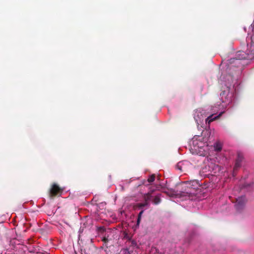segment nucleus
I'll return each mask as SVG.
<instances>
[{
  "label": "nucleus",
  "mask_w": 254,
  "mask_h": 254,
  "mask_svg": "<svg viewBox=\"0 0 254 254\" xmlns=\"http://www.w3.org/2000/svg\"><path fill=\"white\" fill-rule=\"evenodd\" d=\"M155 189H153L152 188H150L149 190L147 193L149 194L150 195H152L153 193L155 191Z\"/></svg>",
  "instance_id": "ddd939ff"
},
{
  "label": "nucleus",
  "mask_w": 254,
  "mask_h": 254,
  "mask_svg": "<svg viewBox=\"0 0 254 254\" xmlns=\"http://www.w3.org/2000/svg\"><path fill=\"white\" fill-rule=\"evenodd\" d=\"M152 195H150L147 193L143 194V199L145 202H147L149 205V201L150 200Z\"/></svg>",
  "instance_id": "423d86ee"
},
{
  "label": "nucleus",
  "mask_w": 254,
  "mask_h": 254,
  "mask_svg": "<svg viewBox=\"0 0 254 254\" xmlns=\"http://www.w3.org/2000/svg\"><path fill=\"white\" fill-rule=\"evenodd\" d=\"M63 192V189L59 187L56 184H54L50 190V197L55 196L59 194H61Z\"/></svg>",
  "instance_id": "f257e3e1"
},
{
  "label": "nucleus",
  "mask_w": 254,
  "mask_h": 254,
  "mask_svg": "<svg viewBox=\"0 0 254 254\" xmlns=\"http://www.w3.org/2000/svg\"><path fill=\"white\" fill-rule=\"evenodd\" d=\"M222 144L219 141L216 142L214 144V148L215 151H220L222 150Z\"/></svg>",
  "instance_id": "0eeeda50"
},
{
  "label": "nucleus",
  "mask_w": 254,
  "mask_h": 254,
  "mask_svg": "<svg viewBox=\"0 0 254 254\" xmlns=\"http://www.w3.org/2000/svg\"><path fill=\"white\" fill-rule=\"evenodd\" d=\"M228 95L227 92L225 91L221 92L220 96H221V99L223 102H226L227 96Z\"/></svg>",
  "instance_id": "6e6552de"
},
{
  "label": "nucleus",
  "mask_w": 254,
  "mask_h": 254,
  "mask_svg": "<svg viewBox=\"0 0 254 254\" xmlns=\"http://www.w3.org/2000/svg\"><path fill=\"white\" fill-rule=\"evenodd\" d=\"M102 241H103L104 243H107V242H108V238H106V237H104V238H103V239H102Z\"/></svg>",
  "instance_id": "4468645a"
},
{
  "label": "nucleus",
  "mask_w": 254,
  "mask_h": 254,
  "mask_svg": "<svg viewBox=\"0 0 254 254\" xmlns=\"http://www.w3.org/2000/svg\"><path fill=\"white\" fill-rule=\"evenodd\" d=\"M243 158V154L241 152H238L237 158L236 160V163L234 167V171H237L238 169L241 167Z\"/></svg>",
  "instance_id": "20e7f679"
},
{
  "label": "nucleus",
  "mask_w": 254,
  "mask_h": 254,
  "mask_svg": "<svg viewBox=\"0 0 254 254\" xmlns=\"http://www.w3.org/2000/svg\"><path fill=\"white\" fill-rule=\"evenodd\" d=\"M149 205L147 202H144L143 203H137L136 205V206L139 208H142L143 207H144L145 206Z\"/></svg>",
  "instance_id": "9d476101"
},
{
  "label": "nucleus",
  "mask_w": 254,
  "mask_h": 254,
  "mask_svg": "<svg viewBox=\"0 0 254 254\" xmlns=\"http://www.w3.org/2000/svg\"><path fill=\"white\" fill-rule=\"evenodd\" d=\"M144 211L143 210H141L138 214V218H137V224H138L140 222V219H141V215L142 214H143Z\"/></svg>",
  "instance_id": "f8f14e48"
},
{
  "label": "nucleus",
  "mask_w": 254,
  "mask_h": 254,
  "mask_svg": "<svg viewBox=\"0 0 254 254\" xmlns=\"http://www.w3.org/2000/svg\"><path fill=\"white\" fill-rule=\"evenodd\" d=\"M189 163L185 161L179 162L176 165V168L182 173H186L188 171V164Z\"/></svg>",
  "instance_id": "7ed1b4c3"
},
{
  "label": "nucleus",
  "mask_w": 254,
  "mask_h": 254,
  "mask_svg": "<svg viewBox=\"0 0 254 254\" xmlns=\"http://www.w3.org/2000/svg\"><path fill=\"white\" fill-rule=\"evenodd\" d=\"M246 199L245 196H241L238 198L236 200V204L235 207L238 211H241L244 207L246 203Z\"/></svg>",
  "instance_id": "f03ea898"
},
{
  "label": "nucleus",
  "mask_w": 254,
  "mask_h": 254,
  "mask_svg": "<svg viewBox=\"0 0 254 254\" xmlns=\"http://www.w3.org/2000/svg\"><path fill=\"white\" fill-rule=\"evenodd\" d=\"M155 177H156V176L155 174H152L148 178L147 182L150 183L153 182L155 180Z\"/></svg>",
  "instance_id": "9b49d317"
},
{
  "label": "nucleus",
  "mask_w": 254,
  "mask_h": 254,
  "mask_svg": "<svg viewBox=\"0 0 254 254\" xmlns=\"http://www.w3.org/2000/svg\"><path fill=\"white\" fill-rule=\"evenodd\" d=\"M153 203L155 204H158L161 202V199L159 195H156L152 200Z\"/></svg>",
  "instance_id": "1a4fd4ad"
},
{
  "label": "nucleus",
  "mask_w": 254,
  "mask_h": 254,
  "mask_svg": "<svg viewBox=\"0 0 254 254\" xmlns=\"http://www.w3.org/2000/svg\"><path fill=\"white\" fill-rule=\"evenodd\" d=\"M221 114H220L218 116L213 117V115H211L209 116L205 120L206 123L208 124H210V123L213 122V121L218 119L220 116Z\"/></svg>",
  "instance_id": "39448f33"
}]
</instances>
